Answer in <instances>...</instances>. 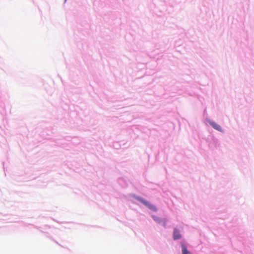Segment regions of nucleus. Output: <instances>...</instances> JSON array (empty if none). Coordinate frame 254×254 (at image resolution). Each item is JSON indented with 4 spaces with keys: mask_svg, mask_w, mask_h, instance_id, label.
<instances>
[{
    "mask_svg": "<svg viewBox=\"0 0 254 254\" xmlns=\"http://www.w3.org/2000/svg\"><path fill=\"white\" fill-rule=\"evenodd\" d=\"M182 247L183 254H191L190 252L187 250V247L185 245H182Z\"/></svg>",
    "mask_w": 254,
    "mask_h": 254,
    "instance_id": "39448f33",
    "label": "nucleus"
},
{
    "mask_svg": "<svg viewBox=\"0 0 254 254\" xmlns=\"http://www.w3.org/2000/svg\"><path fill=\"white\" fill-rule=\"evenodd\" d=\"M139 201L154 211H156L157 210L156 207L150 203L148 201L142 199H139Z\"/></svg>",
    "mask_w": 254,
    "mask_h": 254,
    "instance_id": "f257e3e1",
    "label": "nucleus"
},
{
    "mask_svg": "<svg viewBox=\"0 0 254 254\" xmlns=\"http://www.w3.org/2000/svg\"><path fill=\"white\" fill-rule=\"evenodd\" d=\"M210 125L214 128H215V129L217 130H219V131H222V128L219 125H218L217 124H216V123L215 122H212V121H209V122Z\"/></svg>",
    "mask_w": 254,
    "mask_h": 254,
    "instance_id": "7ed1b4c3",
    "label": "nucleus"
},
{
    "mask_svg": "<svg viewBox=\"0 0 254 254\" xmlns=\"http://www.w3.org/2000/svg\"><path fill=\"white\" fill-rule=\"evenodd\" d=\"M152 217L154 221H155L156 222L160 224H162L164 227L166 226L167 223V220L166 219H161V218L158 217L154 215H152Z\"/></svg>",
    "mask_w": 254,
    "mask_h": 254,
    "instance_id": "f03ea898",
    "label": "nucleus"
},
{
    "mask_svg": "<svg viewBox=\"0 0 254 254\" xmlns=\"http://www.w3.org/2000/svg\"><path fill=\"white\" fill-rule=\"evenodd\" d=\"M182 237L181 235L180 234L179 231L177 229H175L173 234V238L174 240H178Z\"/></svg>",
    "mask_w": 254,
    "mask_h": 254,
    "instance_id": "20e7f679",
    "label": "nucleus"
}]
</instances>
